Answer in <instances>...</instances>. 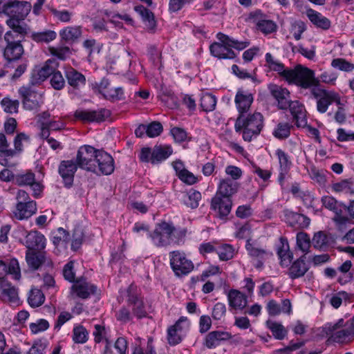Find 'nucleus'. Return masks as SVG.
Listing matches in <instances>:
<instances>
[{"label":"nucleus","instance_id":"f257e3e1","mask_svg":"<svg viewBox=\"0 0 354 354\" xmlns=\"http://www.w3.org/2000/svg\"><path fill=\"white\" fill-rule=\"evenodd\" d=\"M217 39L219 42L212 44L209 46V50L211 54L218 59H233L236 55L232 48L241 50L250 44L248 41L235 40L223 33H218Z\"/></svg>","mask_w":354,"mask_h":354},{"label":"nucleus","instance_id":"f03ea898","mask_svg":"<svg viewBox=\"0 0 354 354\" xmlns=\"http://www.w3.org/2000/svg\"><path fill=\"white\" fill-rule=\"evenodd\" d=\"M31 10V4L27 1H14L12 14L6 21L7 25L21 35L26 34L28 26L24 21Z\"/></svg>","mask_w":354,"mask_h":354},{"label":"nucleus","instance_id":"7ed1b4c3","mask_svg":"<svg viewBox=\"0 0 354 354\" xmlns=\"http://www.w3.org/2000/svg\"><path fill=\"white\" fill-rule=\"evenodd\" d=\"M262 127L263 116L260 113H254L247 117L241 115L235 123L236 131H243V138L245 141H250L253 137L257 136L260 133Z\"/></svg>","mask_w":354,"mask_h":354},{"label":"nucleus","instance_id":"20e7f679","mask_svg":"<svg viewBox=\"0 0 354 354\" xmlns=\"http://www.w3.org/2000/svg\"><path fill=\"white\" fill-rule=\"evenodd\" d=\"M288 83L298 85L302 88H310L317 84L313 71L297 66L293 69L286 70L283 77Z\"/></svg>","mask_w":354,"mask_h":354},{"label":"nucleus","instance_id":"39448f33","mask_svg":"<svg viewBox=\"0 0 354 354\" xmlns=\"http://www.w3.org/2000/svg\"><path fill=\"white\" fill-rule=\"evenodd\" d=\"M250 235V230L248 225L241 227L236 232V236L239 239H247L245 245L246 249L249 254L253 259V264L257 268H261L263 265V261L270 256V253L254 247L250 241L248 239Z\"/></svg>","mask_w":354,"mask_h":354},{"label":"nucleus","instance_id":"423d86ee","mask_svg":"<svg viewBox=\"0 0 354 354\" xmlns=\"http://www.w3.org/2000/svg\"><path fill=\"white\" fill-rule=\"evenodd\" d=\"M171 268L177 277H183L189 274L194 268L193 262L185 254L180 251H173L169 253Z\"/></svg>","mask_w":354,"mask_h":354},{"label":"nucleus","instance_id":"0eeeda50","mask_svg":"<svg viewBox=\"0 0 354 354\" xmlns=\"http://www.w3.org/2000/svg\"><path fill=\"white\" fill-rule=\"evenodd\" d=\"M19 93L22 98L23 106L26 110H37L44 103L42 93L30 85L19 88Z\"/></svg>","mask_w":354,"mask_h":354},{"label":"nucleus","instance_id":"6e6552de","mask_svg":"<svg viewBox=\"0 0 354 354\" xmlns=\"http://www.w3.org/2000/svg\"><path fill=\"white\" fill-rule=\"evenodd\" d=\"M189 327V321L186 317H180L174 325L167 328L168 344L171 346L180 344L188 333Z\"/></svg>","mask_w":354,"mask_h":354},{"label":"nucleus","instance_id":"1a4fd4ad","mask_svg":"<svg viewBox=\"0 0 354 354\" xmlns=\"http://www.w3.org/2000/svg\"><path fill=\"white\" fill-rule=\"evenodd\" d=\"M19 34L14 31H8L4 35V39L7 46L4 49V57L9 61L16 60L21 57L24 53V48L20 44ZM22 35H20V37Z\"/></svg>","mask_w":354,"mask_h":354},{"label":"nucleus","instance_id":"9d476101","mask_svg":"<svg viewBox=\"0 0 354 354\" xmlns=\"http://www.w3.org/2000/svg\"><path fill=\"white\" fill-rule=\"evenodd\" d=\"M314 95L318 99L317 106L320 113H325L331 103H335L337 105H344L346 103L344 98L332 91L318 90L314 91Z\"/></svg>","mask_w":354,"mask_h":354},{"label":"nucleus","instance_id":"9b49d317","mask_svg":"<svg viewBox=\"0 0 354 354\" xmlns=\"http://www.w3.org/2000/svg\"><path fill=\"white\" fill-rule=\"evenodd\" d=\"M98 149L90 145L82 146L77 153L76 162L78 166L86 171H95V162Z\"/></svg>","mask_w":354,"mask_h":354},{"label":"nucleus","instance_id":"f8f14e48","mask_svg":"<svg viewBox=\"0 0 354 354\" xmlns=\"http://www.w3.org/2000/svg\"><path fill=\"white\" fill-rule=\"evenodd\" d=\"M179 236H184V234L169 223H163L156 226V239L162 245L178 243Z\"/></svg>","mask_w":354,"mask_h":354},{"label":"nucleus","instance_id":"ddd939ff","mask_svg":"<svg viewBox=\"0 0 354 354\" xmlns=\"http://www.w3.org/2000/svg\"><path fill=\"white\" fill-rule=\"evenodd\" d=\"M95 93L101 94L102 97L110 101H117L122 99L124 92L122 87H112L108 79L103 78L99 83L93 84Z\"/></svg>","mask_w":354,"mask_h":354},{"label":"nucleus","instance_id":"4468645a","mask_svg":"<svg viewBox=\"0 0 354 354\" xmlns=\"http://www.w3.org/2000/svg\"><path fill=\"white\" fill-rule=\"evenodd\" d=\"M322 202L323 205L333 211L335 216L334 220L336 224L338 225L340 230L342 229V227L345 225L348 222V218L346 216H342V213L343 211L346 210V207L338 202L334 197L331 196H325L322 198Z\"/></svg>","mask_w":354,"mask_h":354},{"label":"nucleus","instance_id":"2eb2a0df","mask_svg":"<svg viewBox=\"0 0 354 354\" xmlns=\"http://www.w3.org/2000/svg\"><path fill=\"white\" fill-rule=\"evenodd\" d=\"M95 166V171L92 172L97 175H110L115 169L113 158L103 150H98L97 152Z\"/></svg>","mask_w":354,"mask_h":354},{"label":"nucleus","instance_id":"dca6fc26","mask_svg":"<svg viewBox=\"0 0 354 354\" xmlns=\"http://www.w3.org/2000/svg\"><path fill=\"white\" fill-rule=\"evenodd\" d=\"M344 324L342 319H339L336 323L329 324L326 328L330 333H332V337L335 342L344 343L351 341L354 337V332L353 328L349 326L346 329L337 330L339 327Z\"/></svg>","mask_w":354,"mask_h":354},{"label":"nucleus","instance_id":"f3484780","mask_svg":"<svg viewBox=\"0 0 354 354\" xmlns=\"http://www.w3.org/2000/svg\"><path fill=\"white\" fill-rule=\"evenodd\" d=\"M110 115L109 110L101 109L99 110H85L78 109L75 113V116L77 119L84 122H102L108 118Z\"/></svg>","mask_w":354,"mask_h":354},{"label":"nucleus","instance_id":"a211bd4d","mask_svg":"<svg viewBox=\"0 0 354 354\" xmlns=\"http://www.w3.org/2000/svg\"><path fill=\"white\" fill-rule=\"evenodd\" d=\"M272 96L277 102L278 106L281 109L291 108L292 101L289 91L277 84H270L268 86Z\"/></svg>","mask_w":354,"mask_h":354},{"label":"nucleus","instance_id":"6ab92c4d","mask_svg":"<svg viewBox=\"0 0 354 354\" xmlns=\"http://www.w3.org/2000/svg\"><path fill=\"white\" fill-rule=\"evenodd\" d=\"M56 63L53 59H48L43 66H36L32 72L31 82L33 84L44 82L55 70Z\"/></svg>","mask_w":354,"mask_h":354},{"label":"nucleus","instance_id":"aec40b11","mask_svg":"<svg viewBox=\"0 0 354 354\" xmlns=\"http://www.w3.org/2000/svg\"><path fill=\"white\" fill-rule=\"evenodd\" d=\"M24 245L27 250L40 252L46 248V239L39 232L30 231L25 237Z\"/></svg>","mask_w":354,"mask_h":354},{"label":"nucleus","instance_id":"412c9836","mask_svg":"<svg viewBox=\"0 0 354 354\" xmlns=\"http://www.w3.org/2000/svg\"><path fill=\"white\" fill-rule=\"evenodd\" d=\"M232 202L228 197L214 196L211 201V209L220 218L227 216L231 212Z\"/></svg>","mask_w":354,"mask_h":354},{"label":"nucleus","instance_id":"4be33fe9","mask_svg":"<svg viewBox=\"0 0 354 354\" xmlns=\"http://www.w3.org/2000/svg\"><path fill=\"white\" fill-rule=\"evenodd\" d=\"M10 274L15 280L21 279V269L19 263L16 259H11L7 265L4 261L0 260V281L6 275Z\"/></svg>","mask_w":354,"mask_h":354},{"label":"nucleus","instance_id":"5701e85b","mask_svg":"<svg viewBox=\"0 0 354 354\" xmlns=\"http://www.w3.org/2000/svg\"><path fill=\"white\" fill-rule=\"evenodd\" d=\"M77 162L73 160H63L59 167V173L68 186H71L73 181L74 174L77 169Z\"/></svg>","mask_w":354,"mask_h":354},{"label":"nucleus","instance_id":"b1692460","mask_svg":"<svg viewBox=\"0 0 354 354\" xmlns=\"http://www.w3.org/2000/svg\"><path fill=\"white\" fill-rule=\"evenodd\" d=\"M96 291V286L86 281H77L71 287V295L86 299Z\"/></svg>","mask_w":354,"mask_h":354},{"label":"nucleus","instance_id":"393cba45","mask_svg":"<svg viewBox=\"0 0 354 354\" xmlns=\"http://www.w3.org/2000/svg\"><path fill=\"white\" fill-rule=\"evenodd\" d=\"M252 93L250 91L240 88L237 91L235 96V103L239 113L247 111L253 102Z\"/></svg>","mask_w":354,"mask_h":354},{"label":"nucleus","instance_id":"a878e982","mask_svg":"<svg viewBox=\"0 0 354 354\" xmlns=\"http://www.w3.org/2000/svg\"><path fill=\"white\" fill-rule=\"evenodd\" d=\"M284 217L286 223L297 228H306L310 223V220L307 216L290 210L284 211Z\"/></svg>","mask_w":354,"mask_h":354},{"label":"nucleus","instance_id":"bb28decb","mask_svg":"<svg viewBox=\"0 0 354 354\" xmlns=\"http://www.w3.org/2000/svg\"><path fill=\"white\" fill-rule=\"evenodd\" d=\"M37 212V205L35 201L28 203H17L14 211L15 216L19 220L30 218Z\"/></svg>","mask_w":354,"mask_h":354},{"label":"nucleus","instance_id":"cd10ccee","mask_svg":"<svg viewBox=\"0 0 354 354\" xmlns=\"http://www.w3.org/2000/svg\"><path fill=\"white\" fill-rule=\"evenodd\" d=\"M274 155L279 165V180L281 183L285 175L288 172L292 166V161L290 156L281 149H277L274 152Z\"/></svg>","mask_w":354,"mask_h":354},{"label":"nucleus","instance_id":"c85d7f7f","mask_svg":"<svg viewBox=\"0 0 354 354\" xmlns=\"http://www.w3.org/2000/svg\"><path fill=\"white\" fill-rule=\"evenodd\" d=\"M227 301L229 306L234 310H243L247 305L245 296L240 291L231 290L227 293Z\"/></svg>","mask_w":354,"mask_h":354},{"label":"nucleus","instance_id":"c756f323","mask_svg":"<svg viewBox=\"0 0 354 354\" xmlns=\"http://www.w3.org/2000/svg\"><path fill=\"white\" fill-rule=\"evenodd\" d=\"M0 289L2 299L10 304H17L19 301L17 290L10 283L2 280L0 281Z\"/></svg>","mask_w":354,"mask_h":354},{"label":"nucleus","instance_id":"7c9ffc66","mask_svg":"<svg viewBox=\"0 0 354 354\" xmlns=\"http://www.w3.org/2000/svg\"><path fill=\"white\" fill-rule=\"evenodd\" d=\"M290 112L295 120V123L298 127L304 128L307 125V119L306 111L302 104L298 101H292Z\"/></svg>","mask_w":354,"mask_h":354},{"label":"nucleus","instance_id":"2f4dec72","mask_svg":"<svg viewBox=\"0 0 354 354\" xmlns=\"http://www.w3.org/2000/svg\"><path fill=\"white\" fill-rule=\"evenodd\" d=\"M259 15H261L259 12H256L251 15L259 30L265 35L274 32L277 30V25L274 21L266 19H259Z\"/></svg>","mask_w":354,"mask_h":354},{"label":"nucleus","instance_id":"473e14b6","mask_svg":"<svg viewBox=\"0 0 354 354\" xmlns=\"http://www.w3.org/2000/svg\"><path fill=\"white\" fill-rule=\"evenodd\" d=\"M238 186L236 183L230 180H221L218 185L216 192L214 196L219 197H231L236 193Z\"/></svg>","mask_w":354,"mask_h":354},{"label":"nucleus","instance_id":"72a5a7b5","mask_svg":"<svg viewBox=\"0 0 354 354\" xmlns=\"http://www.w3.org/2000/svg\"><path fill=\"white\" fill-rule=\"evenodd\" d=\"M65 127V123L59 118L53 117L49 121L42 122V128L41 129V136L43 138L49 137L50 131H58Z\"/></svg>","mask_w":354,"mask_h":354},{"label":"nucleus","instance_id":"f704fd0d","mask_svg":"<svg viewBox=\"0 0 354 354\" xmlns=\"http://www.w3.org/2000/svg\"><path fill=\"white\" fill-rule=\"evenodd\" d=\"M65 75L68 84L73 88H77L85 85V77L73 68L66 69Z\"/></svg>","mask_w":354,"mask_h":354},{"label":"nucleus","instance_id":"c9c22d12","mask_svg":"<svg viewBox=\"0 0 354 354\" xmlns=\"http://www.w3.org/2000/svg\"><path fill=\"white\" fill-rule=\"evenodd\" d=\"M306 16L316 27L322 29H328L330 26V21L321 13L313 10H306Z\"/></svg>","mask_w":354,"mask_h":354},{"label":"nucleus","instance_id":"e433bc0d","mask_svg":"<svg viewBox=\"0 0 354 354\" xmlns=\"http://www.w3.org/2000/svg\"><path fill=\"white\" fill-rule=\"evenodd\" d=\"M230 335L224 331H213L209 333L205 338V346L209 348H213L218 346L222 341L227 340Z\"/></svg>","mask_w":354,"mask_h":354},{"label":"nucleus","instance_id":"4c0bfd02","mask_svg":"<svg viewBox=\"0 0 354 354\" xmlns=\"http://www.w3.org/2000/svg\"><path fill=\"white\" fill-rule=\"evenodd\" d=\"M265 66L269 71L277 72L281 77H283L286 70H288L279 59L270 53H267L265 55Z\"/></svg>","mask_w":354,"mask_h":354},{"label":"nucleus","instance_id":"58836bf2","mask_svg":"<svg viewBox=\"0 0 354 354\" xmlns=\"http://www.w3.org/2000/svg\"><path fill=\"white\" fill-rule=\"evenodd\" d=\"M26 260L29 268L36 270L45 261L46 257L44 252L27 250L26 252Z\"/></svg>","mask_w":354,"mask_h":354},{"label":"nucleus","instance_id":"ea45409f","mask_svg":"<svg viewBox=\"0 0 354 354\" xmlns=\"http://www.w3.org/2000/svg\"><path fill=\"white\" fill-rule=\"evenodd\" d=\"M331 192L336 194H351L354 193L353 183L347 179L335 182L330 185Z\"/></svg>","mask_w":354,"mask_h":354},{"label":"nucleus","instance_id":"a19ab883","mask_svg":"<svg viewBox=\"0 0 354 354\" xmlns=\"http://www.w3.org/2000/svg\"><path fill=\"white\" fill-rule=\"evenodd\" d=\"M82 35L80 26H68L59 31L61 39L66 42H73Z\"/></svg>","mask_w":354,"mask_h":354},{"label":"nucleus","instance_id":"79ce46f5","mask_svg":"<svg viewBox=\"0 0 354 354\" xmlns=\"http://www.w3.org/2000/svg\"><path fill=\"white\" fill-rule=\"evenodd\" d=\"M281 248L277 251L281 260V264L283 266H288L292 259V254L290 252L289 244L287 240L281 239Z\"/></svg>","mask_w":354,"mask_h":354},{"label":"nucleus","instance_id":"37998d69","mask_svg":"<svg viewBox=\"0 0 354 354\" xmlns=\"http://www.w3.org/2000/svg\"><path fill=\"white\" fill-rule=\"evenodd\" d=\"M89 337V333L80 324H75L73 329L72 339L75 344H84L86 343Z\"/></svg>","mask_w":354,"mask_h":354},{"label":"nucleus","instance_id":"c03bdc74","mask_svg":"<svg viewBox=\"0 0 354 354\" xmlns=\"http://www.w3.org/2000/svg\"><path fill=\"white\" fill-rule=\"evenodd\" d=\"M45 297L42 292L37 288H32L30 290L28 301L30 306L33 308L39 307L44 302Z\"/></svg>","mask_w":354,"mask_h":354},{"label":"nucleus","instance_id":"a18cd8bd","mask_svg":"<svg viewBox=\"0 0 354 354\" xmlns=\"http://www.w3.org/2000/svg\"><path fill=\"white\" fill-rule=\"evenodd\" d=\"M308 267L304 260L300 259L295 261L290 268V274L292 277L297 278L303 276L307 271Z\"/></svg>","mask_w":354,"mask_h":354},{"label":"nucleus","instance_id":"49530a36","mask_svg":"<svg viewBox=\"0 0 354 354\" xmlns=\"http://www.w3.org/2000/svg\"><path fill=\"white\" fill-rule=\"evenodd\" d=\"M267 326L272 331L274 337L278 339H282L287 333L285 328L278 322L268 320L267 322Z\"/></svg>","mask_w":354,"mask_h":354},{"label":"nucleus","instance_id":"de8ad7c7","mask_svg":"<svg viewBox=\"0 0 354 354\" xmlns=\"http://www.w3.org/2000/svg\"><path fill=\"white\" fill-rule=\"evenodd\" d=\"M216 104V99L214 95L209 93H204L201 97V106L205 111H213Z\"/></svg>","mask_w":354,"mask_h":354},{"label":"nucleus","instance_id":"09e8293b","mask_svg":"<svg viewBox=\"0 0 354 354\" xmlns=\"http://www.w3.org/2000/svg\"><path fill=\"white\" fill-rule=\"evenodd\" d=\"M50 55L57 57L59 59H66L71 55V50L69 47L59 46L57 47L50 46L48 48Z\"/></svg>","mask_w":354,"mask_h":354},{"label":"nucleus","instance_id":"8fccbe9b","mask_svg":"<svg viewBox=\"0 0 354 354\" xmlns=\"http://www.w3.org/2000/svg\"><path fill=\"white\" fill-rule=\"evenodd\" d=\"M32 37L33 40L37 42L48 43L55 39L57 37V33L53 30L38 32L32 33Z\"/></svg>","mask_w":354,"mask_h":354},{"label":"nucleus","instance_id":"3c124183","mask_svg":"<svg viewBox=\"0 0 354 354\" xmlns=\"http://www.w3.org/2000/svg\"><path fill=\"white\" fill-rule=\"evenodd\" d=\"M135 133L139 138H142L145 135L149 138H153L155 136V122L139 125L135 130Z\"/></svg>","mask_w":354,"mask_h":354},{"label":"nucleus","instance_id":"603ef678","mask_svg":"<svg viewBox=\"0 0 354 354\" xmlns=\"http://www.w3.org/2000/svg\"><path fill=\"white\" fill-rule=\"evenodd\" d=\"M15 156V151L9 147L6 136L0 133V157L10 158Z\"/></svg>","mask_w":354,"mask_h":354},{"label":"nucleus","instance_id":"864d4df0","mask_svg":"<svg viewBox=\"0 0 354 354\" xmlns=\"http://www.w3.org/2000/svg\"><path fill=\"white\" fill-rule=\"evenodd\" d=\"M310 246V239L305 232H299L297 234V248L304 253H307Z\"/></svg>","mask_w":354,"mask_h":354},{"label":"nucleus","instance_id":"5fc2aeb1","mask_svg":"<svg viewBox=\"0 0 354 354\" xmlns=\"http://www.w3.org/2000/svg\"><path fill=\"white\" fill-rule=\"evenodd\" d=\"M3 111L8 113L13 114L18 112L19 102L17 100L4 97L1 102Z\"/></svg>","mask_w":354,"mask_h":354},{"label":"nucleus","instance_id":"6e6d98bb","mask_svg":"<svg viewBox=\"0 0 354 354\" xmlns=\"http://www.w3.org/2000/svg\"><path fill=\"white\" fill-rule=\"evenodd\" d=\"M50 326L48 322L44 319H39L29 325L30 330L32 335L46 331Z\"/></svg>","mask_w":354,"mask_h":354},{"label":"nucleus","instance_id":"4d7b16f0","mask_svg":"<svg viewBox=\"0 0 354 354\" xmlns=\"http://www.w3.org/2000/svg\"><path fill=\"white\" fill-rule=\"evenodd\" d=\"M217 254L222 261H227L232 259L234 254V248L228 244H219L217 249Z\"/></svg>","mask_w":354,"mask_h":354},{"label":"nucleus","instance_id":"13d9d810","mask_svg":"<svg viewBox=\"0 0 354 354\" xmlns=\"http://www.w3.org/2000/svg\"><path fill=\"white\" fill-rule=\"evenodd\" d=\"M172 153L173 149L170 145H160L156 147V161L165 160Z\"/></svg>","mask_w":354,"mask_h":354},{"label":"nucleus","instance_id":"bf43d9fd","mask_svg":"<svg viewBox=\"0 0 354 354\" xmlns=\"http://www.w3.org/2000/svg\"><path fill=\"white\" fill-rule=\"evenodd\" d=\"M201 199V194L199 192L196 190H190L187 194V199L185 201V203L187 206L194 209L198 206Z\"/></svg>","mask_w":354,"mask_h":354},{"label":"nucleus","instance_id":"052dcab7","mask_svg":"<svg viewBox=\"0 0 354 354\" xmlns=\"http://www.w3.org/2000/svg\"><path fill=\"white\" fill-rule=\"evenodd\" d=\"M331 66L345 72H350L354 69V65L353 64L342 58L334 59L331 62Z\"/></svg>","mask_w":354,"mask_h":354},{"label":"nucleus","instance_id":"680f3d73","mask_svg":"<svg viewBox=\"0 0 354 354\" xmlns=\"http://www.w3.org/2000/svg\"><path fill=\"white\" fill-rule=\"evenodd\" d=\"M312 243L315 248L324 249L328 244V238L324 233L318 232L315 234Z\"/></svg>","mask_w":354,"mask_h":354},{"label":"nucleus","instance_id":"e2e57ef3","mask_svg":"<svg viewBox=\"0 0 354 354\" xmlns=\"http://www.w3.org/2000/svg\"><path fill=\"white\" fill-rule=\"evenodd\" d=\"M29 142V137L24 133H20L14 139L15 155L23 151L24 145Z\"/></svg>","mask_w":354,"mask_h":354},{"label":"nucleus","instance_id":"0e129e2a","mask_svg":"<svg viewBox=\"0 0 354 354\" xmlns=\"http://www.w3.org/2000/svg\"><path fill=\"white\" fill-rule=\"evenodd\" d=\"M51 86L56 90H61L65 86V80L61 72L54 71L50 78Z\"/></svg>","mask_w":354,"mask_h":354},{"label":"nucleus","instance_id":"69168bd1","mask_svg":"<svg viewBox=\"0 0 354 354\" xmlns=\"http://www.w3.org/2000/svg\"><path fill=\"white\" fill-rule=\"evenodd\" d=\"M47 348V343L44 340L39 339L35 341L28 350L27 354H45Z\"/></svg>","mask_w":354,"mask_h":354},{"label":"nucleus","instance_id":"338daca9","mask_svg":"<svg viewBox=\"0 0 354 354\" xmlns=\"http://www.w3.org/2000/svg\"><path fill=\"white\" fill-rule=\"evenodd\" d=\"M326 171L323 169H319L313 167L310 169V176L316 183L319 185H324L326 181Z\"/></svg>","mask_w":354,"mask_h":354},{"label":"nucleus","instance_id":"774afa93","mask_svg":"<svg viewBox=\"0 0 354 354\" xmlns=\"http://www.w3.org/2000/svg\"><path fill=\"white\" fill-rule=\"evenodd\" d=\"M290 127L288 124H279L274 130V136L279 139H284L289 136Z\"/></svg>","mask_w":354,"mask_h":354}]
</instances>
